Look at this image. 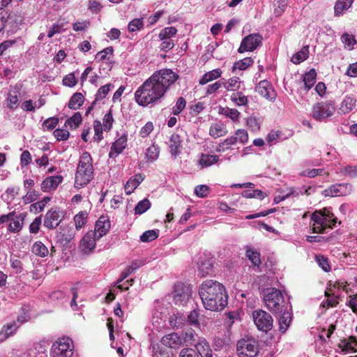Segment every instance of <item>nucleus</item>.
Masks as SVG:
<instances>
[{"label":"nucleus","instance_id":"1","mask_svg":"<svg viewBox=\"0 0 357 357\" xmlns=\"http://www.w3.org/2000/svg\"><path fill=\"white\" fill-rule=\"evenodd\" d=\"M178 78L179 75L171 69L164 68L155 72L135 91L136 102L143 107L157 102Z\"/></svg>","mask_w":357,"mask_h":357},{"label":"nucleus","instance_id":"2","mask_svg":"<svg viewBox=\"0 0 357 357\" xmlns=\"http://www.w3.org/2000/svg\"><path fill=\"white\" fill-rule=\"evenodd\" d=\"M94 178L93 158L84 151L79 157L75 175V188L80 189L87 185Z\"/></svg>","mask_w":357,"mask_h":357},{"label":"nucleus","instance_id":"3","mask_svg":"<svg viewBox=\"0 0 357 357\" xmlns=\"http://www.w3.org/2000/svg\"><path fill=\"white\" fill-rule=\"evenodd\" d=\"M337 221L334 214L326 208L315 211L311 215L310 227L313 233H326L328 229H333Z\"/></svg>","mask_w":357,"mask_h":357},{"label":"nucleus","instance_id":"4","mask_svg":"<svg viewBox=\"0 0 357 357\" xmlns=\"http://www.w3.org/2000/svg\"><path fill=\"white\" fill-rule=\"evenodd\" d=\"M199 293L206 310L220 311L227 305V291H199Z\"/></svg>","mask_w":357,"mask_h":357},{"label":"nucleus","instance_id":"5","mask_svg":"<svg viewBox=\"0 0 357 357\" xmlns=\"http://www.w3.org/2000/svg\"><path fill=\"white\" fill-rule=\"evenodd\" d=\"M266 307L274 314H281L287 309L282 291H269L264 296Z\"/></svg>","mask_w":357,"mask_h":357},{"label":"nucleus","instance_id":"6","mask_svg":"<svg viewBox=\"0 0 357 357\" xmlns=\"http://www.w3.org/2000/svg\"><path fill=\"white\" fill-rule=\"evenodd\" d=\"M74 344L72 339L68 337L58 338L52 344L51 357H72L73 354Z\"/></svg>","mask_w":357,"mask_h":357},{"label":"nucleus","instance_id":"7","mask_svg":"<svg viewBox=\"0 0 357 357\" xmlns=\"http://www.w3.org/2000/svg\"><path fill=\"white\" fill-rule=\"evenodd\" d=\"M236 351L239 357H255L259 353V344L252 337L239 340L236 344Z\"/></svg>","mask_w":357,"mask_h":357},{"label":"nucleus","instance_id":"8","mask_svg":"<svg viewBox=\"0 0 357 357\" xmlns=\"http://www.w3.org/2000/svg\"><path fill=\"white\" fill-rule=\"evenodd\" d=\"M335 111V102L333 100L317 102L312 108V116L318 121H322L333 116Z\"/></svg>","mask_w":357,"mask_h":357},{"label":"nucleus","instance_id":"9","mask_svg":"<svg viewBox=\"0 0 357 357\" xmlns=\"http://www.w3.org/2000/svg\"><path fill=\"white\" fill-rule=\"evenodd\" d=\"M252 317L258 330L268 332L272 329L273 319L268 312L262 310H257L252 312Z\"/></svg>","mask_w":357,"mask_h":357},{"label":"nucleus","instance_id":"10","mask_svg":"<svg viewBox=\"0 0 357 357\" xmlns=\"http://www.w3.org/2000/svg\"><path fill=\"white\" fill-rule=\"evenodd\" d=\"M144 265L141 260H135L122 273L121 278L115 282L114 286L118 290H129V285L132 284L133 280H128L121 283L130 273Z\"/></svg>","mask_w":357,"mask_h":357},{"label":"nucleus","instance_id":"11","mask_svg":"<svg viewBox=\"0 0 357 357\" xmlns=\"http://www.w3.org/2000/svg\"><path fill=\"white\" fill-rule=\"evenodd\" d=\"M351 192L352 185L349 183H342L330 185L322 192V195L325 197L347 196Z\"/></svg>","mask_w":357,"mask_h":357},{"label":"nucleus","instance_id":"12","mask_svg":"<svg viewBox=\"0 0 357 357\" xmlns=\"http://www.w3.org/2000/svg\"><path fill=\"white\" fill-rule=\"evenodd\" d=\"M262 42V37L259 33H252L245 37L238 49L239 53L252 52L259 47Z\"/></svg>","mask_w":357,"mask_h":357},{"label":"nucleus","instance_id":"13","mask_svg":"<svg viewBox=\"0 0 357 357\" xmlns=\"http://www.w3.org/2000/svg\"><path fill=\"white\" fill-rule=\"evenodd\" d=\"M62 218L61 211L57 207L52 208L46 213L43 225L50 229H54L59 225Z\"/></svg>","mask_w":357,"mask_h":357},{"label":"nucleus","instance_id":"14","mask_svg":"<svg viewBox=\"0 0 357 357\" xmlns=\"http://www.w3.org/2000/svg\"><path fill=\"white\" fill-rule=\"evenodd\" d=\"M256 91L260 96L270 101H274L276 99V92L272 84L267 80L260 81L256 87Z\"/></svg>","mask_w":357,"mask_h":357},{"label":"nucleus","instance_id":"15","mask_svg":"<svg viewBox=\"0 0 357 357\" xmlns=\"http://www.w3.org/2000/svg\"><path fill=\"white\" fill-rule=\"evenodd\" d=\"M99 238H96V232L88 231L82 238L80 241V248L84 253L91 252L96 247V241Z\"/></svg>","mask_w":357,"mask_h":357},{"label":"nucleus","instance_id":"16","mask_svg":"<svg viewBox=\"0 0 357 357\" xmlns=\"http://www.w3.org/2000/svg\"><path fill=\"white\" fill-rule=\"evenodd\" d=\"M110 221L108 218L102 215L97 220L95 225V229L91 231L96 232V238L100 239L107 234L110 229Z\"/></svg>","mask_w":357,"mask_h":357},{"label":"nucleus","instance_id":"17","mask_svg":"<svg viewBox=\"0 0 357 357\" xmlns=\"http://www.w3.org/2000/svg\"><path fill=\"white\" fill-rule=\"evenodd\" d=\"M63 180V178L61 175L47 176L41 183V190L44 192L54 190L62 183Z\"/></svg>","mask_w":357,"mask_h":357},{"label":"nucleus","instance_id":"18","mask_svg":"<svg viewBox=\"0 0 357 357\" xmlns=\"http://www.w3.org/2000/svg\"><path fill=\"white\" fill-rule=\"evenodd\" d=\"M356 102V98L354 95H347L340 102L337 113L340 115L349 113L355 108Z\"/></svg>","mask_w":357,"mask_h":357},{"label":"nucleus","instance_id":"19","mask_svg":"<svg viewBox=\"0 0 357 357\" xmlns=\"http://www.w3.org/2000/svg\"><path fill=\"white\" fill-rule=\"evenodd\" d=\"M328 284L330 287H327L326 290H331V288L337 289V290L341 289L342 290H353L354 289H357V278L350 279L349 282L340 280L333 282L330 280Z\"/></svg>","mask_w":357,"mask_h":357},{"label":"nucleus","instance_id":"20","mask_svg":"<svg viewBox=\"0 0 357 357\" xmlns=\"http://www.w3.org/2000/svg\"><path fill=\"white\" fill-rule=\"evenodd\" d=\"M128 136L124 134L119 137L112 145L111 150L109 153V158H116L119 154L127 146Z\"/></svg>","mask_w":357,"mask_h":357},{"label":"nucleus","instance_id":"21","mask_svg":"<svg viewBox=\"0 0 357 357\" xmlns=\"http://www.w3.org/2000/svg\"><path fill=\"white\" fill-rule=\"evenodd\" d=\"M25 215L23 213L15 215L10 218L8 230L12 233H17L20 231L24 225Z\"/></svg>","mask_w":357,"mask_h":357},{"label":"nucleus","instance_id":"22","mask_svg":"<svg viewBox=\"0 0 357 357\" xmlns=\"http://www.w3.org/2000/svg\"><path fill=\"white\" fill-rule=\"evenodd\" d=\"M161 343L170 348H176L181 345V339L176 333H172L162 337Z\"/></svg>","mask_w":357,"mask_h":357},{"label":"nucleus","instance_id":"23","mask_svg":"<svg viewBox=\"0 0 357 357\" xmlns=\"http://www.w3.org/2000/svg\"><path fill=\"white\" fill-rule=\"evenodd\" d=\"M144 176L138 174L130 177L125 185V192L127 195H130L137 186L144 181Z\"/></svg>","mask_w":357,"mask_h":357},{"label":"nucleus","instance_id":"24","mask_svg":"<svg viewBox=\"0 0 357 357\" xmlns=\"http://www.w3.org/2000/svg\"><path fill=\"white\" fill-rule=\"evenodd\" d=\"M75 233L72 228H63L59 234L56 236L57 242L65 246L68 245L74 238Z\"/></svg>","mask_w":357,"mask_h":357},{"label":"nucleus","instance_id":"25","mask_svg":"<svg viewBox=\"0 0 357 357\" xmlns=\"http://www.w3.org/2000/svg\"><path fill=\"white\" fill-rule=\"evenodd\" d=\"M195 348L199 356L202 357H213V351L206 340L203 339L195 344Z\"/></svg>","mask_w":357,"mask_h":357},{"label":"nucleus","instance_id":"26","mask_svg":"<svg viewBox=\"0 0 357 357\" xmlns=\"http://www.w3.org/2000/svg\"><path fill=\"white\" fill-rule=\"evenodd\" d=\"M326 301L321 303V306L325 308L335 307L339 303V295H336L333 291H324Z\"/></svg>","mask_w":357,"mask_h":357},{"label":"nucleus","instance_id":"27","mask_svg":"<svg viewBox=\"0 0 357 357\" xmlns=\"http://www.w3.org/2000/svg\"><path fill=\"white\" fill-rule=\"evenodd\" d=\"M222 70L219 68L214 69L209 72L206 73L199 79V83L201 85L206 84L207 83L215 80L221 77Z\"/></svg>","mask_w":357,"mask_h":357},{"label":"nucleus","instance_id":"28","mask_svg":"<svg viewBox=\"0 0 357 357\" xmlns=\"http://www.w3.org/2000/svg\"><path fill=\"white\" fill-rule=\"evenodd\" d=\"M227 133L226 126L223 123H215L209 129V135L216 139Z\"/></svg>","mask_w":357,"mask_h":357},{"label":"nucleus","instance_id":"29","mask_svg":"<svg viewBox=\"0 0 357 357\" xmlns=\"http://www.w3.org/2000/svg\"><path fill=\"white\" fill-rule=\"evenodd\" d=\"M181 145V139L180 136L174 133L172 135L170 139H169V147L170 149V153L172 155L176 156L179 153V148Z\"/></svg>","mask_w":357,"mask_h":357},{"label":"nucleus","instance_id":"30","mask_svg":"<svg viewBox=\"0 0 357 357\" xmlns=\"http://www.w3.org/2000/svg\"><path fill=\"white\" fill-rule=\"evenodd\" d=\"M84 102V97L82 93L76 92L70 98L68 106L71 109H77Z\"/></svg>","mask_w":357,"mask_h":357},{"label":"nucleus","instance_id":"31","mask_svg":"<svg viewBox=\"0 0 357 357\" xmlns=\"http://www.w3.org/2000/svg\"><path fill=\"white\" fill-rule=\"evenodd\" d=\"M317 73L314 69H311L303 75L305 89L308 91L314 86L316 82Z\"/></svg>","mask_w":357,"mask_h":357},{"label":"nucleus","instance_id":"32","mask_svg":"<svg viewBox=\"0 0 357 357\" xmlns=\"http://www.w3.org/2000/svg\"><path fill=\"white\" fill-rule=\"evenodd\" d=\"M354 0H337L334 6L335 16H340L344 10H348L352 5Z\"/></svg>","mask_w":357,"mask_h":357},{"label":"nucleus","instance_id":"33","mask_svg":"<svg viewBox=\"0 0 357 357\" xmlns=\"http://www.w3.org/2000/svg\"><path fill=\"white\" fill-rule=\"evenodd\" d=\"M282 314L279 319V330L281 333H284L289 326L291 321V314L287 311V309L284 310Z\"/></svg>","mask_w":357,"mask_h":357},{"label":"nucleus","instance_id":"34","mask_svg":"<svg viewBox=\"0 0 357 357\" xmlns=\"http://www.w3.org/2000/svg\"><path fill=\"white\" fill-rule=\"evenodd\" d=\"M213 261L211 259H206L199 264V274L201 277H205L213 271Z\"/></svg>","mask_w":357,"mask_h":357},{"label":"nucleus","instance_id":"35","mask_svg":"<svg viewBox=\"0 0 357 357\" xmlns=\"http://www.w3.org/2000/svg\"><path fill=\"white\" fill-rule=\"evenodd\" d=\"M113 88L114 85L111 83L100 86L95 95L93 104H96L97 102L101 101L102 100L105 98L106 96L108 95L109 92Z\"/></svg>","mask_w":357,"mask_h":357},{"label":"nucleus","instance_id":"36","mask_svg":"<svg viewBox=\"0 0 357 357\" xmlns=\"http://www.w3.org/2000/svg\"><path fill=\"white\" fill-rule=\"evenodd\" d=\"M82 121V114L80 112H77L66 121L65 126L69 127L70 129H76L79 126Z\"/></svg>","mask_w":357,"mask_h":357},{"label":"nucleus","instance_id":"37","mask_svg":"<svg viewBox=\"0 0 357 357\" xmlns=\"http://www.w3.org/2000/svg\"><path fill=\"white\" fill-rule=\"evenodd\" d=\"M17 328V326H16L15 322L3 326L0 331V342H3L8 338L12 334H13Z\"/></svg>","mask_w":357,"mask_h":357},{"label":"nucleus","instance_id":"38","mask_svg":"<svg viewBox=\"0 0 357 357\" xmlns=\"http://www.w3.org/2000/svg\"><path fill=\"white\" fill-rule=\"evenodd\" d=\"M219 114L229 117L233 121H238L240 117V112L236 109H231L228 107H220Z\"/></svg>","mask_w":357,"mask_h":357},{"label":"nucleus","instance_id":"39","mask_svg":"<svg viewBox=\"0 0 357 357\" xmlns=\"http://www.w3.org/2000/svg\"><path fill=\"white\" fill-rule=\"evenodd\" d=\"M219 161V156L202 153L200 157L199 164L202 167H209Z\"/></svg>","mask_w":357,"mask_h":357},{"label":"nucleus","instance_id":"40","mask_svg":"<svg viewBox=\"0 0 357 357\" xmlns=\"http://www.w3.org/2000/svg\"><path fill=\"white\" fill-rule=\"evenodd\" d=\"M222 85L228 91H235L240 89L241 81L239 77H233L227 82H222Z\"/></svg>","mask_w":357,"mask_h":357},{"label":"nucleus","instance_id":"41","mask_svg":"<svg viewBox=\"0 0 357 357\" xmlns=\"http://www.w3.org/2000/svg\"><path fill=\"white\" fill-rule=\"evenodd\" d=\"M201 290H225L224 286L218 281L213 280H207L204 281L201 287Z\"/></svg>","mask_w":357,"mask_h":357},{"label":"nucleus","instance_id":"42","mask_svg":"<svg viewBox=\"0 0 357 357\" xmlns=\"http://www.w3.org/2000/svg\"><path fill=\"white\" fill-rule=\"evenodd\" d=\"M309 47L304 46L299 52L296 53L291 58V61L295 64H298L301 62L306 60L308 58Z\"/></svg>","mask_w":357,"mask_h":357},{"label":"nucleus","instance_id":"43","mask_svg":"<svg viewBox=\"0 0 357 357\" xmlns=\"http://www.w3.org/2000/svg\"><path fill=\"white\" fill-rule=\"evenodd\" d=\"M32 252L40 257H45L49 253L47 248L41 241H36L33 243Z\"/></svg>","mask_w":357,"mask_h":357},{"label":"nucleus","instance_id":"44","mask_svg":"<svg viewBox=\"0 0 357 357\" xmlns=\"http://www.w3.org/2000/svg\"><path fill=\"white\" fill-rule=\"evenodd\" d=\"M18 93L17 91H10L7 97V107L13 109L18 107L19 105V99H18Z\"/></svg>","mask_w":357,"mask_h":357},{"label":"nucleus","instance_id":"45","mask_svg":"<svg viewBox=\"0 0 357 357\" xmlns=\"http://www.w3.org/2000/svg\"><path fill=\"white\" fill-rule=\"evenodd\" d=\"M231 100L238 106H245L248 105V99L242 92H234L231 96Z\"/></svg>","mask_w":357,"mask_h":357},{"label":"nucleus","instance_id":"46","mask_svg":"<svg viewBox=\"0 0 357 357\" xmlns=\"http://www.w3.org/2000/svg\"><path fill=\"white\" fill-rule=\"evenodd\" d=\"M245 255L254 266H259L261 264L260 253L259 252L255 251L250 248H248Z\"/></svg>","mask_w":357,"mask_h":357},{"label":"nucleus","instance_id":"47","mask_svg":"<svg viewBox=\"0 0 357 357\" xmlns=\"http://www.w3.org/2000/svg\"><path fill=\"white\" fill-rule=\"evenodd\" d=\"M237 143V137L231 136L227 137L224 142L220 143L216 150L217 151H225L229 149L230 146L234 145Z\"/></svg>","mask_w":357,"mask_h":357},{"label":"nucleus","instance_id":"48","mask_svg":"<svg viewBox=\"0 0 357 357\" xmlns=\"http://www.w3.org/2000/svg\"><path fill=\"white\" fill-rule=\"evenodd\" d=\"M253 62L254 61L250 57H246L242 60L238 61L237 62L234 63L233 66V71H234L236 69H238L240 70H246L248 67L253 64Z\"/></svg>","mask_w":357,"mask_h":357},{"label":"nucleus","instance_id":"49","mask_svg":"<svg viewBox=\"0 0 357 357\" xmlns=\"http://www.w3.org/2000/svg\"><path fill=\"white\" fill-rule=\"evenodd\" d=\"M160 153L159 147L155 144H152L146 149V157L150 161H155L158 159Z\"/></svg>","mask_w":357,"mask_h":357},{"label":"nucleus","instance_id":"50","mask_svg":"<svg viewBox=\"0 0 357 357\" xmlns=\"http://www.w3.org/2000/svg\"><path fill=\"white\" fill-rule=\"evenodd\" d=\"M177 33V29L174 26H168L162 29L159 33V38L163 39H172V37L174 36Z\"/></svg>","mask_w":357,"mask_h":357},{"label":"nucleus","instance_id":"51","mask_svg":"<svg viewBox=\"0 0 357 357\" xmlns=\"http://www.w3.org/2000/svg\"><path fill=\"white\" fill-rule=\"evenodd\" d=\"M59 122V118L50 117L45 120L42 124L43 130L50 131L54 130Z\"/></svg>","mask_w":357,"mask_h":357},{"label":"nucleus","instance_id":"52","mask_svg":"<svg viewBox=\"0 0 357 357\" xmlns=\"http://www.w3.org/2000/svg\"><path fill=\"white\" fill-rule=\"evenodd\" d=\"M144 27L143 18H135L128 24V29L130 32H135L142 29Z\"/></svg>","mask_w":357,"mask_h":357},{"label":"nucleus","instance_id":"53","mask_svg":"<svg viewBox=\"0 0 357 357\" xmlns=\"http://www.w3.org/2000/svg\"><path fill=\"white\" fill-rule=\"evenodd\" d=\"M151 207V202L148 199H144L136 205L135 208V214H142L146 212Z\"/></svg>","mask_w":357,"mask_h":357},{"label":"nucleus","instance_id":"54","mask_svg":"<svg viewBox=\"0 0 357 357\" xmlns=\"http://www.w3.org/2000/svg\"><path fill=\"white\" fill-rule=\"evenodd\" d=\"M88 214L85 211H81L74 217V221L77 229H81L86 222Z\"/></svg>","mask_w":357,"mask_h":357},{"label":"nucleus","instance_id":"55","mask_svg":"<svg viewBox=\"0 0 357 357\" xmlns=\"http://www.w3.org/2000/svg\"><path fill=\"white\" fill-rule=\"evenodd\" d=\"M102 121H103V124H102L103 129L105 131L110 130L111 128H112V124L114 122V119L112 116L111 109L109 110L108 112H107L105 114Z\"/></svg>","mask_w":357,"mask_h":357},{"label":"nucleus","instance_id":"56","mask_svg":"<svg viewBox=\"0 0 357 357\" xmlns=\"http://www.w3.org/2000/svg\"><path fill=\"white\" fill-rule=\"evenodd\" d=\"M186 100L183 97H179L176 105L172 107V113L174 115H178L185 109Z\"/></svg>","mask_w":357,"mask_h":357},{"label":"nucleus","instance_id":"57","mask_svg":"<svg viewBox=\"0 0 357 357\" xmlns=\"http://www.w3.org/2000/svg\"><path fill=\"white\" fill-rule=\"evenodd\" d=\"M342 42L344 43L345 47L353 49L354 44L356 43V39L354 35L344 33L341 36Z\"/></svg>","mask_w":357,"mask_h":357},{"label":"nucleus","instance_id":"58","mask_svg":"<svg viewBox=\"0 0 357 357\" xmlns=\"http://www.w3.org/2000/svg\"><path fill=\"white\" fill-rule=\"evenodd\" d=\"M247 126L252 132H257L260 130V121L255 116H248L247 119Z\"/></svg>","mask_w":357,"mask_h":357},{"label":"nucleus","instance_id":"59","mask_svg":"<svg viewBox=\"0 0 357 357\" xmlns=\"http://www.w3.org/2000/svg\"><path fill=\"white\" fill-rule=\"evenodd\" d=\"M158 237V234L155 230H148L142 234L140 240L142 242H151Z\"/></svg>","mask_w":357,"mask_h":357},{"label":"nucleus","instance_id":"60","mask_svg":"<svg viewBox=\"0 0 357 357\" xmlns=\"http://www.w3.org/2000/svg\"><path fill=\"white\" fill-rule=\"evenodd\" d=\"M316 259L319 266L325 271L329 272L331 271V266L328 258L324 255H316Z\"/></svg>","mask_w":357,"mask_h":357},{"label":"nucleus","instance_id":"61","mask_svg":"<svg viewBox=\"0 0 357 357\" xmlns=\"http://www.w3.org/2000/svg\"><path fill=\"white\" fill-rule=\"evenodd\" d=\"M288 3V0H274L275 13L277 16L280 15Z\"/></svg>","mask_w":357,"mask_h":357},{"label":"nucleus","instance_id":"62","mask_svg":"<svg viewBox=\"0 0 357 357\" xmlns=\"http://www.w3.org/2000/svg\"><path fill=\"white\" fill-rule=\"evenodd\" d=\"M338 347L342 349L343 352H347L352 351L354 352L357 351V346L351 342H347V339L341 340V342L338 344Z\"/></svg>","mask_w":357,"mask_h":357},{"label":"nucleus","instance_id":"63","mask_svg":"<svg viewBox=\"0 0 357 357\" xmlns=\"http://www.w3.org/2000/svg\"><path fill=\"white\" fill-rule=\"evenodd\" d=\"M53 134L58 141L68 140L70 137V132L64 129L57 128L54 131Z\"/></svg>","mask_w":357,"mask_h":357},{"label":"nucleus","instance_id":"64","mask_svg":"<svg viewBox=\"0 0 357 357\" xmlns=\"http://www.w3.org/2000/svg\"><path fill=\"white\" fill-rule=\"evenodd\" d=\"M77 84L74 73H69L66 75L63 79V84L66 86L73 87Z\"/></svg>","mask_w":357,"mask_h":357}]
</instances>
